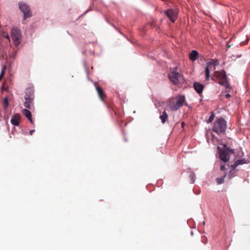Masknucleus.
I'll use <instances>...</instances> for the list:
<instances>
[{"label":"nucleus","mask_w":250,"mask_h":250,"mask_svg":"<svg viewBox=\"0 0 250 250\" xmlns=\"http://www.w3.org/2000/svg\"><path fill=\"white\" fill-rule=\"evenodd\" d=\"M193 87L195 90L199 94H201L202 93L204 86L199 82H195L193 84Z\"/></svg>","instance_id":"9d476101"},{"label":"nucleus","mask_w":250,"mask_h":250,"mask_svg":"<svg viewBox=\"0 0 250 250\" xmlns=\"http://www.w3.org/2000/svg\"><path fill=\"white\" fill-rule=\"evenodd\" d=\"M225 97L226 98H229L230 97V95L229 94H227L225 95Z\"/></svg>","instance_id":"c85d7f7f"},{"label":"nucleus","mask_w":250,"mask_h":250,"mask_svg":"<svg viewBox=\"0 0 250 250\" xmlns=\"http://www.w3.org/2000/svg\"><path fill=\"white\" fill-rule=\"evenodd\" d=\"M173 111H176L181 108L180 105L178 104L177 101H176L175 106L172 105Z\"/></svg>","instance_id":"4be33fe9"},{"label":"nucleus","mask_w":250,"mask_h":250,"mask_svg":"<svg viewBox=\"0 0 250 250\" xmlns=\"http://www.w3.org/2000/svg\"><path fill=\"white\" fill-rule=\"evenodd\" d=\"M176 102V99L175 98H170L169 99L168 102V106L169 108L173 111V108L172 107V105L175 106Z\"/></svg>","instance_id":"a211bd4d"},{"label":"nucleus","mask_w":250,"mask_h":250,"mask_svg":"<svg viewBox=\"0 0 250 250\" xmlns=\"http://www.w3.org/2000/svg\"><path fill=\"white\" fill-rule=\"evenodd\" d=\"M215 77L219 80L218 83L226 88H230V86L227 80L226 73L225 70L215 72Z\"/></svg>","instance_id":"7ed1b4c3"},{"label":"nucleus","mask_w":250,"mask_h":250,"mask_svg":"<svg viewBox=\"0 0 250 250\" xmlns=\"http://www.w3.org/2000/svg\"><path fill=\"white\" fill-rule=\"evenodd\" d=\"M225 150H227L228 153L230 152L232 154H233L234 153V150L229 147H226V149H225Z\"/></svg>","instance_id":"393cba45"},{"label":"nucleus","mask_w":250,"mask_h":250,"mask_svg":"<svg viewBox=\"0 0 250 250\" xmlns=\"http://www.w3.org/2000/svg\"><path fill=\"white\" fill-rule=\"evenodd\" d=\"M184 123H182V126H183V125H184Z\"/></svg>","instance_id":"2f4dec72"},{"label":"nucleus","mask_w":250,"mask_h":250,"mask_svg":"<svg viewBox=\"0 0 250 250\" xmlns=\"http://www.w3.org/2000/svg\"><path fill=\"white\" fill-rule=\"evenodd\" d=\"M22 114L29 120L31 124H33L32 119V115L31 112L27 109H24L22 111Z\"/></svg>","instance_id":"4468645a"},{"label":"nucleus","mask_w":250,"mask_h":250,"mask_svg":"<svg viewBox=\"0 0 250 250\" xmlns=\"http://www.w3.org/2000/svg\"><path fill=\"white\" fill-rule=\"evenodd\" d=\"M160 119L162 121V123L164 124L168 119V115L166 111L165 110L162 112V114L160 116Z\"/></svg>","instance_id":"f3484780"},{"label":"nucleus","mask_w":250,"mask_h":250,"mask_svg":"<svg viewBox=\"0 0 250 250\" xmlns=\"http://www.w3.org/2000/svg\"><path fill=\"white\" fill-rule=\"evenodd\" d=\"M219 62L217 60H211L208 62L206 64V67L205 70L206 80L208 81L210 77V71L212 69V66H216L218 64Z\"/></svg>","instance_id":"20e7f679"},{"label":"nucleus","mask_w":250,"mask_h":250,"mask_svg":"<svg viewBox=\"0 0 250 250\" xmlns=\"http://www.w3.org/2000/svg\"><path fill=\"white\" fill-rule=\"evenodd\" d=\"M237 163L235 162L233 165L231 166V168L232 170H233L238 166Z\"/></svg>","instance_id":"a878e982"},{"label":"nucleus","mask_w":250,"mask_h":250,"mask_svg":"<svg viewBox=\"0 0 250 250\" xmlns=\"http://www.w3.org/2000/svg\"><path fill=\"white\" fill-rule=\"evenodd\" d=\"M2 104L4 109L6 110L9 104L7 98L4 99Z\"/></svg>","instance_id":"aec40b11"},{"label":"nucleus","mask_w":250,"mask_h":250,"mask_svg":"<svg viewBox=\"0 0 250 250\" xmlns=\"http://www.w3.org/2000/svg\"><path fill=\"white\" fill-rule=\"evenodd\" d=\"M227 175V172H225L224 175L221 177L217 178L216 179V182L218 185L223 184L224 182V178Z\"/></svg>","instance_id":"6ab92c4d"},{"label":"nucleus","mask_w":250,"mask_h":250,"mask_svg":"<svg viewBox=\"0 0 250 250\" xmlns=\"http://www.w3.org/2000/svg\"><path fill=\"white\" fill-rule=\"evenodd\" d=\"M96 89L100 99L104 101V99L107 97L105 92L101 87L98 85H96Z\"/></svg>","instance_id":"1a4fd4ad"},{"label":"nucleus","mask_w":250,"mask_h":250,"mask_svg":"<svg viewBox=\"0 0 250 250\" xmlns=\"http://www.w3.org/2000/svg\"><path fill=\"white\" fill-rule=\"evenodd\" d=\"M21 119V115L19 114H15L12 117L11 119V124L17 126L19 124V121Z\"/></svg>","instance_id":"9b49d317"},{"label":"nucleus","mask_w":250,"mask_h":250,"mask_svg":"<svg viewBox=\"0 0 250 250\" xmlns=\"http://www.w3.org/2000/svg\"><path fill=\"white\" fill-rule=\"evenodd\" d=\"M25 102L24 103V106L28 109H31L32 106L33 105V99L30 98H25Z\"/></svg>","instance_id":"2eb2a0df"},{"label":"nucleus","mask_w":250,"mask_h":250,"mask_svg":"<svg viewBox=\"0 0 250 250\" xmlns=\"http://www.w3.org/2000/svg\"><path fill=\"white\" fill-rule=\"evenodd\" d=\"M19 8L24 14V20L31 16L30 7L26 3H20Z\"/></svg>","instance_id":"0eeeda50"},{"label":"nucleus","mask_w":250,"mask_h":250,"mask_svg":"<svg viewBox=\"0 0 250 250\" xmlns=\"http://www.w3.org/2000/svg\"><path fill=\"white\" fill-rule=\"evenodd\" d=\"M219 150V156L220 159L224 163H226L229 160V154L227 152V150L224 149H220L219 147H218Z\"/></svg>","instance_id":"6e6552de"},{"label":"nucleus","mask_w":250,"mask_h":250,"mask_svg":"<svg viewBox=\"0 0 250 250\" xmlns=\"http://www.w3.org/2000/svg\"><path fill=\"white\" fill-rule=\"evenodd\" d=\"M3 36L4 38H5L8 40L9 39V36L8 34H7L6 35L4 34Z\"/></svg>","instance_id":"cd10ccee"},{"label":"nucleus","mask_w":250,"mask_h":250,"mask_svg":"<svg viewBox=\"0 0 250 250\" xmlns=\"http://www.w3.org/2000/svg\"><path fill=\"white\" fill-rule=\"evenodd\" d=\"M236 162L237 163L238 165H243L244 164L248 163V162L247 160H246L245 159H239V160H237Z\"/></svg>","instance_id":"412c9836"},{"label":"nucleus","mask_w":250,"mask_h":250,"mask_svg":"<svg viewBox=\"0 0 250 250\" xmlns=\"http://www.w3.org/2000/svg\"><path fill=\"white\" fill-rule=\"evenodd\" d=\"M34 90L32 88H26L25 91V95L24 96V98H30L31 99H34Z\"/></svg>","instance_id":"ddd939ff"},{"label":"nucleus","mask_w":250,"mask_h":250,"mask_svg":"<svg viewBox=\"0 0 250 250\" xmlns=\"http://www.w3.org/2000/svg\"><path fill=\"white\" fill-rule=\"evenodd\" d=\"M243 155V152H241V154H239V157H242Z\"/></svg>","instance_id":"7c9ffc66"},{"label":"nucleus","mask_w":250,"mask_h":250,"mask_svg":"<svg viewBox=\"0 0 250 250\" xmlns=\"http://www.w3.org/2000/svg\"><path fill=\"white\" fill-rule=\"evenodd\" d=\"M176 101H177L178 104L181 107L185 103V97L183 95H179L175 97Z\"/></svg>","instance_id":"f8f14e48"},{"label":"nucleus","mask_w":250,"mask_h":250,"mask_svg":"<svg viewBox=\"0 0 250 250\" xmlns=\"http://www.w3.org/2000/svg\"><path fill=\"white\" fill-rule=\"evenodd\" d=\"M189 177L191 180V183H194L195 181V175L193 173H191L189 175Z\"/></svg>","instance_id":"b1692460"},{"label":"nucleus","mask_w":250,"mask_h":250,"mask_svg":"<svg viewBox=\"0 0 250 250\" xmlns=\"http://www.w3.org/2000/svg\"><path fill=\"white\" fill-rule=\"evenodd\" d=\"M227 128V122L223 118L216 120L213 125L212 131L218 134H224Z\"/></svg>","instance_id":"f257e3e1"},{"label":"nucleus","mask_w":250,"mask_h":250,"mask_svg":"<svg viewBox=\"0 0 250 250\" xmlns=\"http://www.w3.org/2000/svg\"><path fill=\"white\" fill-rule=\"evenodd\" d=\"M34 131H35V130H33V129L31 130L30 131V134L31 135H32V134L33 133V132H34Z\"/></svg>","instance_id":"c756f323"},{"label":"nucleus","mask_w":250,"mask_h":250,"mask_svg":"<svg viewBox=\"0 0 250 250\" xmlns=\"http://www.w3.org/2000/svg\"><path fill=\"white\" fill-rule=\"evenodd\" d=\"M220 169L223 171L225 170L226 169L225 166V165H221L220 167Z\"/></svg>","instance_id":"bb28decb"},{"label":"nucleus","mask_w":250,"mask_h":250,"mask_svg":"<svg viewBox=\"0 0 250 250\" xmlns=\"http://www.w3.org/2000/svg\"><path fill=\"white\" fill-rule=\"evenodd\" d=\"M165 13L168 19L174 22L177 18L178 11L177 9H168Z\"/></svg>","instance_id":"423d86ee"},{"label":"nucleus","mask_w":250,"mask_h":250,"mask_svg":"<svg viewBox=\"0 0 250 250\" xmlns=\"http://www.w3.org/2000/svg\"><path fill=\"white\" fill-rule=\"evenodd\" d=\"M214 114L213 113H212L211 115L210 116V117H209L208 120V123H210L211 122H212V121L213 120L214 118Z\"/></svg>","instance_id":"5701e85b"},{"label":"nucleus","mask_w":250,"mask_h":250,"mask_svg":"<svg viewBox=\"0 0 250 250\" xmlns=\"http://www.w3.org/2000/svg\"><path fill=\"white\" fill-rule=\"evenodd\" d=\"M168 78L174 84L182 83L184 80L182 75L177 71V68L176 67L170 69L168 74Z\"/></svg>","instance_id":"f03ea898"},{"label":"nucleus","mask_w":250,"mask_h":250,"mask_svg":"<svg viewBox=\"0 0 250 250\" xmlns=\"http://www.w3.org/2000/svg\"><path fill=\"white\" fill-rule=\"evenodd\" d=\"M11 36L15 45L18 46L20 43L21 38L20 30L16 28H13L11 31Z\"/></svg>","instance_id":"39448f33"},{"label":"nucleus","mask_w":250,"mask_h":250,"mask_svg":"<svg viewBox=\"0 0 250 250\" xmlns=\"http://www.w3.org/2000/svg\"><path fill=\"white\" fill-rule=\"evenodd\" d=\"M198 53L196 50H192L190 55H189V58L192 61H195L198 57Z\"/></svg>","instance_id":"dca6fc26"},{"label":"nucleus","mask_w":250,"mask_h":250,"mask_svg":"<svg viewBox=\"0 0 250 250\" xmlns=\"http://www.w3.org/2000/svg\"><path fill=\"white\" fill-rule=\"evenodd\" d=\"M125 141H127V140L126 139V138H125Z\"/></svg>","instance_id":"473e14b6"}]
</instances>
